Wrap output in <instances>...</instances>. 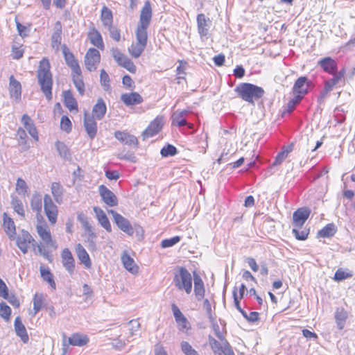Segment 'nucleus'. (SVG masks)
<instances>
[{"mask_svg": "<svg viewBox=\"0 0 355 355\" xmlns=\"http://www.w3.org/2000/svg\"><path fill=\"white\" fill-rule=\"evenodd\" d=\"M180 347L184 355H200L198 352L187 341L181 342Z\"/></svg>", "mask_w": 355, "mask_h": 355, "instance_id": "nucleus-55", "label": "nucleus"}, {"mask_svg": "<svg viewBox=\"0 0 355 355\" xmlns=\"http://www.w3.org/2000/svg\"><path fill=\"white\" fill-rule=\"evenodd\" d=\"M152 16L151 3L149 1H146L141 10L139 21L135 31V42L147 45L148 28L150 24Z\"/></svg>", "mask_w": 355, "mask_h": 355, "instance_id": "nucleus-4", "label": "nucleus"}, {"mask_svg": "<svg viewBox=\"0 0 355 355\" xmlns=\"http://www.w3.org/2000/svg\"><path fill=\"white\" fill-rule=\"evenodd\" d=\"M84 127L91 139H94L97 134V123L94 116H90L87 112L85 113Z\"/></svg>", "mask_w": 355, "mask_h": 355, "instance_id": "nucleus-29", "label": "nucleus"}, {"mask_svg": "<svg viewBox=\"0 0 355 355\" xmlns=\"http://www.w3.org/2000/svg\"><path fill=\"white\" fill-rule=\"evenodd\" d=\"M100 83L105 91L110 90V78L108 73L104 69H102L100 71Z\"/></svg>", "mask_w": 355, "mask_h": 355, "instance_id": "nucleus-51", "label": "nucleus"}, {"mask_svg": "<svg viewBox=\"0 0 355 355\" xmlns=\"http://www.w3.org/2000/svg\"><path fill=\"white\" fill-rule=\"evenodd\" d=\"M107 30L110 38L115 42L119 43L124 40L121 30L114 24L105 28Z\"/></svg>", "mask_w": 355, "mask_h": 355, "instance_id": "nucleus-45", "label": "nucleus"}, {"mask_svg": "<svg viewBox=\"0 0 355 355\" xmlns=\"http://www.w3.org/2000/svg\"><path fill=\"white\" fill-rule=\"evenodd\" d=\"M21 123L24 125V128L28 132L30 135L35 140L38 141V132L37 130L33 123V121L31 119V117L24 114L21 117Z\"/></svg>", "mask_w": 355, "mask_h": 355, "instance_id": "nucleus-32", "label": "nucleus"}, {"mask_svg": "<svg viewBox=\"0 0 355 355\" xmlns=\"http://www.w3.org/2000/svg\"><path fill=\"white\" fill-rule=\"evenodd\" d=\"M352 277V273L349 270H345L340 268L336 271V272L334 274V279L336 282H340L344 279L350 278Z\"/></svg>", "mask_w": 355, "mask_h": 355, "instance_id": "nucleus-54", "label": "nucleus"}, {"mask_svg": "<svg viewBox=\"0 0 355 355\" xmlns=\"http://www.w3.org/2000/svg\"><path fill=\"white\" fill-rule=\"evenodd\" d=\"M75 252L80 263L84 266L85 268L91 269L92 267L91 258L87 250L80 243H78L76 245Z\"/></svg>", "mask_w": 355, "mask_h": 355, "instance_id": "nucleus-25", "label": "nucleus"}, {"mask_svg": "<svg viewBox=\"0 0 355 355\" xmlns=\"http://www.w3.org/2000/svg\"><path fill=\"white\" fill-rule=\"evenodd\" d=\"M16 245L23 254H26L31 244L35 243L32 235L26 230H22L20 234L15 237Z\"/></svg>", "mask_w": 355, "mask_h": 355, "instance_id": "nucleus-14", "label": "nucleus"}, {"mask_svg": "<svg viewBox=\"0 0 355 355\" xmlns=\"http://www.w3.org/2000/svg\"><path fill=\"white\" fill-rule=\"evenodd\" d=\"M69 344L73 346H84L89 342L87 336L81 334H73L68 338Z\"/></svg>", "mask_w": 355, "mask_h": 355, "instance_id": "nucleus-40", "label": "nucleus"}, {"mask_svg": "<svg viewBox=\"0 0 355 355\" xmlns=\"http://www.w3.org/2000/svg\"><path fill=\"white\" fill-rule=\"evenodd\" d=\"M63 103L70 112L78 113V104L73 95L71 90L68 89L62 92Z\"/></svg>", "mask_w": 355, "mask_h": 355, "instance_id": "nucleus-23", "label": "nucleus"}, {"mask_svg": "<svg viewBox=\"0 0 355 355\" xmlns=\"http://www.w3.org/2000/svg\"><path fill=\"white\" fill-rule=\"evenodd\" d=\"M98 191L103 202L109 207H115L118 205V199L116 195L107 187L101 184L98 187Z\"/></svg>", "mask_w": 355, "mask_h": 355, "instance_id": "nucleus-20", "label": "nucleus"}, {"mask_svg": "<svg viewBox=\"0 0 355 355\" xmlns=\"http://www.w3.org/2000/svg\"><path fill=\"white\" fill-rule=\"evenodd\" d=\"M179 66L176 69V80L177 83L180 84L182 80L186 82V66L187 62L183 60H179Z\"/></svg>", "mask_w": 355, "mask_h": 355, "instance_id": "nucleus-49", "label": "nucleus"}, {"mask_svg": "<svg viewBox=\"0 0 355 355\" xmlns=\"http://www.w3.org/2000/svg\"><path fill=\"white\" fill-rule=\"evenodd\" d=\"M55 146L59 154L61 156L66 157L69 155V149L63 142L58 141L55 143Z\"/></svg>", "mask_w": 355, "mask_h": 355, "instance_id": "nucleus-63", "label": "nucleus"}, {"mask_svg": "<svg viewBox=\"0 0 355 355\" xmlns=\"http://www.w3.org/2000/svg\"><path fill=\"white\" fill-rule=\"evenodd\" d=\"M337 231L334 223H329L318 232V236L321 238H329L333 236Z\"/></svg>", "mask_w": 355, "mask_h": 355, "instance_id": "nucleus-48", "label": "nucleus"}, {"mask_svg": "<svg viewBox=\"0 0 355 355\" xmlns=\"http://www.w3.org/2000/svg\"><path fill=\"white\" fill-rule=\"evenodd\" d=\"M78 219L83 223V225L85 231L88 234V240L90 241L94 245V241L96 238V234L94 231L92 227L89 224V223L86 220V217L83 213H80L78 214Z\"/></svg>", "mask_w": 355, "mask_h": 355, "instance_id": "nucleus-46", "label": "nucleus"}, {"mask_svg": "<svg viewBox=\"0 0 355 355\" xmlns=\"http://www.w3.org/2000/svg\"><path fill=\"white\" fill-rule=\"evenodd\" d=\"M310 83L311 82L305 76L298 78L293 87V94L300 98H303L304 96L308 93Z\"/></svg>", "mask_w": 355, "mask_h": 355, "instance_id": "nucleus-22", "label": "nucleus"}, {"mask_svg": "<svg viewBox=\"0 0 355 355\" xmlns=\"http://www.w3.org/2000/svg\"><path fill=\"white\" fill-rule=\"evenodd\" d=\"M8 92L11 98H13L15 101L21 99V85L13 75H11L9 78Z\"/></svg>", "mask_w": 355, "mask_h": 355, "instance_id": "nucleus-26", "label": "nucleus"}, {"mask_svg": "<svg viewBox=\"0 0 355 355\" xmlns=\"http://www.w3.org/2000/svg\"><path fill=\"white\" fill-rule=\"evenodd\" d=\"M114 137L122 144L137 147L139 141L137 138L126 130H117L114 132Z\"/></svg>", "mask_w": 355, "mask_h": 355, "instance_id": "nucleus-21", "label": "nucleus"}, {"mask_svg": "<svg viewBox=\"0 0 355 355\" xmlns=\"http://www.w3.org/2000/svg\"><path fill=\"white\" fill-rule=\"evenodd\" d=\"M121 261L123 267L130 273L136 275L139 272V268L134 259L127 252H124L121 255Z\"/></svg>", "mask_w": 355, "mask_h": 355, "instance_id": "nucleus-30", "label": "nucleus"}, {"mask_svg": "<svg viewBox=\"0 0 355 355\" xmlns=\"http://www.w3.org/2000/svg\"><path fill=\"white\" fill-rule=\"evenodd\" d=\"M93 211L95 214L96 218L101 226L103 227L106 232H111L112 225L105 211L98 207H94Z\"/></svg>", "mask_w": 355, "mask_h": 355, "instance_id": "nucleus-28", "label": "nucleus"}, {"mask_svg": "<svg viewBox=\"0 0 355 355\" xmlns=\"http://www.w3.org/2000/svg\"><path fill=\"white\" fill-rule=\"evenodd\" d=\"M193 281H194V293L198 300H202L205 294V289L204 282L202 278L193 272Z\"/></svg>", "mask_w": 355, "mask_h": 355, "instance_id": "nucleus-33", "label": "nucleus"}, {"mask_svg": "<svg viewBox=\"0 0 355 355\" xmlns=\"http://www.w3.org/2000/svg\"><path fill=\"white\" fill-rule=\"evenodd\" d=\"M174 283L179 290H184L190 294L192 290V277L190 272L184 267L179 269V272L174 276Z\"/></svg>", "mask_w": 355, "mask_h": 355, "instance_id": "nucleus-9", "label": "nucleus"}, {"mask_svg": "<svg viewBox=\"0 0 355 355\" xmlns=\"http://www.w3.org/2000/svg\"><path fill=\"white\" fill-rule=\"evenodd\" d=\"M310 211L307 208L297 209L293 214V224L294 227L292 232L295 239L299 241H305L309 235V229L303 227L304 224L308 219Z\"/></svg>", "mask_w": 355, "mask_h": 355, "instance_id": "nucleus-6", "label": "nucleus"}, {"mask_svg": "<svg viewBox=\"0 0 355 355\" xmlns=\"http://www.w3.org/2000/svg\"><path fill=\"white\" fill-rule=\"evenodd\" d=\"M44 210L49 223L55 225L58 220V208L49 194L44 196Z\"/></svg>", "mask_w": 355, "mask_h": 355, "instance_id": "nucleus-12", "label": "nucleus"}, {"mask_svg": "<svg viewBox=\"0 0 355 355\" xmlns=\"http://www.w3.org/2000/svg\"><path fill=\"white\" fill-rule=\"evenodd\" d=\"M181 238L179 236H175L171 239H164L161 243V246L164 248L171 247L180 241Z\"/></svg>", "mask_w": 355, "mask_h": 355, "instance_id": "nucleus-62", "label": "nucleus"}, {"mask_svg": "<svg viewBox=\"0 0 355 355\" xmlns=\"http://www.w3.org/2000/svg\"><path fill=\"white\" fill-rule=\"evenodd\" d=\"M62 51L67 65L71 69V80L80 96L85 92V83L78 60L66 44L62 46Z\"/></svg>", "mask_w": 355, "mask_h": 355, "instance_id": "nucleus-2", "label": "nucleus"}, {"mask_svg": "<svg viewBox=\"0 0 355 355\" xmlns=\"http://www.w3.org/2000/svg\"><path fill=\"white\" fill-rule=\"evenodd\" d=\"M177 153L176 148L171 144H168L161 150V155L163 157L173 156Z\"/></svg>", "mask_w": 355, "mask_h": 355, "instance_id": "nucleus-61", "label": "nucleus"}, {"mask_svg": "<svg viewBox=\"0 0 355 355\" xmlns=\"http://www.w3.org/2000/svg\"><path fill=\"white\" fill-rule=\"evenodd\" d=\"M235 307L242 314L243 318L246 319L249 322H256L259 320V313L257 311L250 312L248 314L240 306L238 302V298L235 295Z\"/></svg>", "mask_w": 355, "mask_h": 355, "instance_id": "nucleus-39", "label": "nucleus"}, {"mask_svg": "<svg viewBox=\"0 0 355 355\" xmlns=\"http://www.w3.org/2000/svg\"><path fill=\"white\" fill-rule=\"evenodd\" d=\"M216 335L222 340H224V342L220 343L212 336H209V344L215 355H234L230 344L224 339L223 336L220 333H217Z\"/></svg>", "mask_w": 355, "mask_h": 355, "instance_id": "nucleus-10", "label": "nucleus"}, {"mask_svg": "<svg viewBox=\"0 0 355 355\" xmlns=\"http://www.w3.org/2000/svg\"><path fill=\"white\" fill-rule=\"evenodd\" d=\"M3 227L8 237L13 240L16 235V227L13 220L7 213L3 214Z\"/></svg>", "mask_w": 355, "mask_h": 355, "instance_id": "nucleus-31", "label": "nucleus"}, {"mask_svg": "<svg viewBox=\"0 0 355 355\" xmlns=\"http://www.w3.org/2000/svg\"><path fill=\"white\" fill-rule=\"evenodd\" d=\"M87 35L89 43L95 46L96 49L101 51L105 49V43L103 36L97 28L95 27L89 28Z\"/></svg>", "mask_w": 355, "mask_h": 355, "instance_id": "nucleus-19", "label": "nucleus"}, {"mask_svg": "<svg viewBox=\"0 0 355 355\" xmlns=\"http://www.w3.org/2000/svg\"><path fill=\"white\" fill-rule=\"evenodd\" d=\"M101 60V55L99 50L91 47L87 51L84 57V64L89 71H94L98 68Z\"/></svg>", "mask_w": 355, "mask_h": 355, "instance_id": "nucleus-11", "label": "nucleus"}, {"mask_svg": "<svg viewBox=\"0 0 355 355\" xmlns=\"http://www.w3.org/2000/svg\"><path fill=\"white\" fill-rule=\"evenodd\" d=\"M171 309L178 329L181 332L188 334L191 329V325L189 321L175 304L173 303L171 304Z\"/></svg>", "mask_w": 355, "mask_h": 355, "instance_id": "nucleus-13", "label": "nucleus"}, {"mask_svg": "<svg viewBox=\"0 0 355 355\" xmlns=\"http://www.w3.org/2000/svg\"><path fill=\"white\" fill-rule=\"evenodd\" d=\"M17 136L19 137V144L21 146L22 150L26 151L29 149V146L27 144V135L26 131L22 128H19L17 130Z\"/></svg>", "mask_w": 355, "mask_h": 355, "instance_id": "nucleus-52", "label": "nucleus"}, {"mask_svg": "<svg viewBox=\"0 0 355 355\" xmlns=\"http://www.w3.org/2000/svg\"><path fill=\"white\" fill-rule=\"evenodd\" d=\"M46 304V296L42 293H36L33 298V315H36Z\"/></svg>", "mask_w": 355, "mask_h": 355, "instance_id": "nucleus-44", "label": "nucleus"}, {"mask_svg": "<svg viewBox=\"0 0 355 355\" xmlns=\"http://www.w3.org/2000/svg\"><path fill=\"white\" fill-rule=\"evenodd\" d=\"M15 330L16 334L20 337L24 343H27L29 340V337L27 334L26 329L22 323L19 317H17L14 322Z\"/></svg>", "mask_w": 355, "mask_h": 355, "instance_id": "nucleus-36", "label": "nucleus"}, {"mask_svg": "<svg viewBox=\"0 0 355 355\" xmlns=\"http://www.w3.org/2000/svg\"><path fill=\"white\" fill-rule=\"evenodd\" d=\"M60 129L67 132L69 133L72 130V123L67 116H62L60 119Z\"/></svg>", "mask_w": 355, "mask_h": 355, "instance_id": "nucleus-56", "label": "nucleus"}, {"mask_svg": "<svg viewBox=\"0 0 355 355\" xmlns=\"http://www.w3.org/2000/svg\"><path fill=\"white\" fill-rule=\"evenodd\" d=\"M293 149V144L283 146L282 150L277 155L273 165H279L288 157V154Z\"/></svg>", "mask_w": 355, "mask_h": 355, "instance_id": "nucleus-47", "label": "nucleus"}, {"mask_svg": "<svg viewBox=\"0 0 355 355\" xmlns=\"http://www.w3.org/2000/svg\"><path fill=\"white\" fill-rule=\"evenodd\" d=\"M63 187L60 182H52L51 184V191L55 201L60 204L63 200Z\"/></svg>", "mask_w": 355, "mask_h": 355, "instance_id": "nucleus-42", "label": "nucleus"}, {"mask_svg": "<svg viewBox=\"0 0 355 355\" xmlns=\"http://www.w3.org/2000/svg\"><path fill=\"white\" fill-rule=\"evenodd\" d=\"M120 98L126 106L139 105L144 101L143 97L136 92L123 93Z\"/></svg>", "mask_w": 355, "mask_h": 355, "instance_id": "nucleus-27", "label": "nucleus"}, {"mask_svg": "<svg viewBox=\"0 0 355 355\" xmlns=\"http://www.w3.org/2000/svg\"><path fill=\"white\" fill-rule=\"evenodd\" d=\"M111 55L118 66L126 69L130 73L135 74L137 68L135 62L121 51L118 47H113L110 50Z\"/></svg>", "mask_w": 355, "mask_h": 355, "instance_id": "nucleus-8", "label": "nucleus"}, {"mask_svg": "<svg viewBox=\"0 0 355 355\" xmlns=\"http://www.w3.org/2000/svg\"><path fill=\"white\" fill-rule=\"evenodd\" d=\"M40 271L43 280L46 282L53 289H55L56 284L54 281L53 275L50 269L47 266H40Z\"/></svg>", "mask_w": 355, "mask_h": 355, "instance_id": "nucleus-43", "label": "nucleus"}, {"mask_svg": "<svg viewBox=\"0 0 355 355\" xmlns=\"http://www.w3.org/2000/svg\"><path fill=\"white\" fill-rule=\"evenodd\" d=\"M188 111L178 110L175 111L171 116V124L174 126L181 127L187 124L186 116Z\"/></svg>", "mask_w": 355, "mask_h": 355, "instance_id": "nucleus-34", "label": "nucleus"}, {"mask_svg": "<svg viewBox=\"0 0 355 355\" xmlns=\"http://www.w3.org/2000/svg\"><path fill=\"white\" fill-rule=\"evenodd\" d=\"M318 66L323 71L332 75L333 78L329 79L324 83V91L326 94L329 93L333 88L344 78L346 70L342 68L338 72L337 62L332 58L328 56L320 59L318 62Z\"/></svg>", "mask_w": 355, "mask_h": 355, "instance_id": "nucleus-3", "label": "nucleus"}, {"mask_svg": "<svg viewBox=\"0 0 355 355\" xmlns=\"http://www.w3.org/2000/svg\"><path fill=\"white\" fill-rule=\"evenodd\" d=\"M100 20L102 26L105 28L114 24L112 11L106 6H103L101 10Z\"/></svg>", "mask_w": 355, "mask_h": 355, "instance_id": "nucleus-35", "label": "nucleus"}, {"mask_svg": "<svg viewBox=\"0 0 355 355\" xmlns=\"http://www.w3.org/2000/svg\"><path fill=\"white\" fill-rule=\"evenodd\" d=\"M62 26L60 21H58L54 24L53 32L51 37V45L52 49L55 51H58L62 43Z\"/></svg>", "mask_w": 355, "mask_h": 355, "instance_id": "nucleus-24", "label": "nucleus"}, {"mask_svg": "<svg viewBox=\"0 0 355 355\" xmlns=\"http://www.w3.org/2000/svg\"><path fill=\"white\" fill-rule=\"evenodd\" d=\"M164 125V116H157L153 120L142 133L143 139L152 137L159 133Z\"/></svg>", "mask_w": 355, "mask_h": 355, "instance_id": "nucleus-15", "label": "nucleus"}, {"mask_svg": "<svg viewBox=\"0 0 355 355\" xmlns=\"http://www.w3.org/2000/svg\"><path fill=\"white\" fill-rule=\"evenodd\" d=\"M11 309L5 302L0 303V316L6 321L10 320Z\"/></svg>", "mask_w": 355, "mask_h": 355, "instance_id": "nucleus-57", "label": "nucleus"}, {"mask_svg": "<svg viewBox=\"0 0 355 355\" xmlns=\"http://www.w3.org/2000/svg\"><path fill=\"white\" fill-rule=\"evenodd\" d=\"M107 111V107L102 98H98L96 103L94 105L92 109V116L95 117L96 119H101L104 117Z\"/></svg>", "mask_w": 355, "mask_h": 355, "instance_id": "nucleus-38", "label": "nucleus"}, {"mask_svg": "<svg viewBox=\"0 0 355 355\" xmlns=\"http://www.w3.org/2000/svg\"><path fill=\"white\" fill-rule=\"evenodd\" d=\"M15 189H16L17 192H18L19 193L24 194L25 193H26L28 187L26 185V183L25 182V181L23 179L18 178L17 180Z\"/></svg>", "mask_w": 355, "mask_h": 355, "instance_id": "nucleus-64", "label": "nucleus"}, {"mask_svg": "<svg viewBox=\"0 0 355 355\" xmlns=\"http://www.w3.org/2000/svg\"><path fill=\"white\" fill-rule=\"evenodd\" d=\"M24 49L22 45L20 46H12L11 49L12 58L15 60H19L24 55Z\"/></svg>", "mask_w": 355, "mask_h": 355, "instance_id": "nucleus-60", "label": "nucleus"}, {"mask_svg": "<svg viewBox=\"0 0 355 355\" xmlns=\"http://www.w3.org/2000/svg\"><path fill=\"white\" fill-rule=\"evenodd\" d=\"M247 288L246 286L242 284L239 287V293L237 291V288H234L232 291L233 298H234V304L235 305V295L238 298V302L240 303V300H242L244 297L245 293L246 291Z\"/></svg>", "mask_w": 355, "mask_h": 355, "instance_id": "nucleus-59", "label": "nucleus"}, {"mask_svg": "<svg viewBox=\"0 0 355 355\" xmlns=\"http://www.w3.org/2000/svg\"><path fill=\"white\" fill-rule=\"evenodd\" d=\"M196 21L198 32L200 38L207 39L210 35L209 28L211 24V20L203 13H200L197 15Z\"/></svg>", "mask_w": 355, "mask_h": 355, "instance_id": "nucleus-16", "label": "nucleus"}, {"mask_svg": "<svg viewBox=\"0 0 355 355\" xmlns=\"http://www.w3.org/2000/svg\"><path fill=\"white\" fill-rule=\"evenodd\" d=\"M36 218L35 230L41 240L40 244L37 245L38 252L49 262H51L53 261V254L50 249L54 250L58 249L56 240L54 239L51 229L42 215L40 214H37Z\"/></svg>", "mask_w": 355, "mask_h": 355, "instance_id": "nucleus-1", "label": "nucleus"}, {"mask_svg": "<svg viewBox=\"0 0 355 355\" xmlns=\"http://www.w3.org/2000/svg\"><path fill=\"white\" fill-rule=\"evenodd\" d=\"M11 205L15 211L21 217L24 218L25 211L22 202L17 197H12Z\"/></svg>", "mask_w": 355, "mask_h": 355, "instance_id": "nucleus-53", "label": "nucleus"}, {"mask_svg": "<svg viewBox=\"0 0 355 355\" xmlns=\"http://www.w3.org/2000/svg\"><path fill=\"white\" fill-rule=\"evenodd\" d=\"M37 77L41 89L48 101L52 99L53 77L51 64L47 58H43L39 62Z\"/></svg>", "mask_w": 355, "mask_h": 355, "instance_id": "nucleus-5", "label": "nucleus"}, {"mask_svg": "<svg viewBox=\"0 0 355 355\" xmlns=\"http://www.w3.org/2000/svg\"><path fill=\"white\" fill-rule=\"evenodd\" d=\"M15 21L19 35L22 38L28 37L30 34L32 24L28 23L26 25H23L17 20V17H15Z\"/></svg>", "mask_w": 355, "mask_h": 355, "instance_id": "nucleus-50", "label": "nucleus"}, {"mask_svg": "<svg viewBox=\"0 0 355 355\" xmlns=\"http://www.w3.org/2000/svg\"><path fill=\"white\" fill-rule=\"evenodd\" d=\"M235 91L241 98L249 103H252L254 98H261L264 94L263 88L251 83H241Z\"/></svg>", "mask_w": 355, "mask_h": 355, "instance_id": "nucleus-7", "label": "nucleus"}, {"mask_svg": "<svg viewBox=\"0 0 355 355\" xmlns=\"http://www.w3.org/2000/svg\"><path fill=\"white\" fill-rule=\"evenodd\" d=\"M348 318L347 311L344 308H338L335 312V320L338 328L340 330L343 329L345 322Z\"/></svg>", "mask_w": 355, "mask_h": 355, "instance_id": "nucleus-41", "label": "nucleus"}, {"mask_svg": "<svg viewBox=\"0 0 355 355\" xmlns=\"http://www.w3.org/2000/svg\"><path fill=\"white\" fill-rule=\"evenodd\" d=\"M121 83L123 87L126 89L132 90L135 88V81L128 74H125L121 78Z\"/></svg>", "mask_w": 355, "mask_h": 355, "instance_id": "nucleus-58", "label": "nucleus"}, {"mask_svg": "<svg viewBox=\"0 0 355 355\" xmlns=\"http://www.w3.org/2000/svg\"><path fill=\"white\" fill-rule=\"evenodd\" d=\"M60 256L63 267L69 274H73L76 268V261L71 250L67 248H64Z\"/></svg>", "mask_w": 355, "mask_h": 355, "instance_id": "nucleus-18", "label": "nucleus"}, {"mask_svg": "<svg viewBox=\"0 0 355 355\" xmlns=\"http://www.w3.org/2000/svg\"><path fill=\"white\" fill-rule=\"evenodd\" d=\"M147 45L132 41L128 48L129 55L135 59L139 58L144 52Z\"/></svg>", "mask_w": 355, "mask_h": 355, "instance_id": "nucleus-37", "label": "nucleus"}, {"mask_svg": "<svg viewBox=\"0 0 355 355\" xmlns=\"http://www.w3.org/2000/svg\"><path fill=\"white\" fill-rule=\"evenodd\" d=\"M109 213L112 215L114 223L121 231L128 235L133 234V228L128 219L114 210L109 211Z\"/></svg>", "mask_w": 355, "mask_h": 355, "instance_id": "nucleus-17", "label": "nucleus"}]
</instances>
